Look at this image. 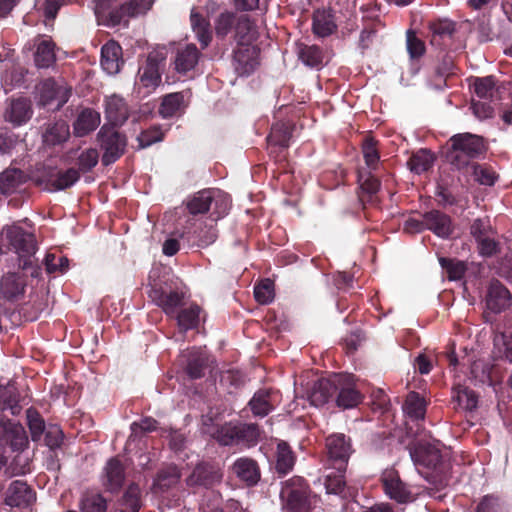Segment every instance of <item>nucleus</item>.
<instances>
[{
  "label": "nucleus",
  "instance_id": "nucleus-35",
  "mask_svg": "<svg viewBox=\"0 0 512 512\" xmlns=\"http://www.w3.org/2000/svg\"><path fill=\"white\" fill-rule=\"evenodd\" d=\"M20 401L21 396L14 382L0 384V410H9L13 416H17L22 410Z\"/></svg>",
  "mask_w": 512,
  "mask_h": 512
},
{
  "label": "nucleus",
  "instance_id": "nucleus-62",
  "mask_svg": "<svg viewBox=\"0 0 512 512\" xmlns=\"http://www.w3.org/2000/svg\"><path fill=\"white\" fill-rule=\"evenodd\" d=\"M45 445L51 450H56L61 447L64 440V433L57 425H49L45 430Z\"/></svg>",
  "mask_w": 512,
  "mask_h": 512
},
{
  "label": "nucleus",
  "instance_id": "nucleus-61",
  "mask_svg": "<svg viewBox=\"0 0 512 512\" xmlns=\"http://www.w3.org/2000/svg\"><path fill=\"white\" fill-rule=\"evenodd\" d=\"M164 133L159 126H153L147 130L142 131L138 137V143L140 148H147L154 143L162 141Z\"/></svg>",
  "mask_w": 512,
  "mask_h": 512
},
{
  "label": "nucleus",
  "instance_id": "nucleus-56",
  "mask_svg": "<svg viewBox=\"0 0 512 512\" xmlns=\"http://www.w3.org/2000/svg\"><path fill=\"white\" fill-rule=\"evenodd\" d=\"M235 14L230 11H224L215 19V33L217 38L224 39L235 25Z\"/></svg>",
  "mask_w": 512,
  "mask_h": 512
},
{
  "label": "nucleus",
  "instance_id": "nucleus-49",
  "mask_svg": "<svg viewBox=\"0 0 512 512\" xmlns=\"http://www.w3.org/2000/svg\"><path fill=\"white\" fill-rule=\"evenodd\" d=\"M470 88L477 97L484 100H489L493 97L496 88V77L488 75L485 77H473Z\"/></svg>",
  "mask_w": 512,
  "mask_h": 512
},
{
  "label": "nucleus",
  "instance_id": "nucleus-4",
  "mask_svg": "<svg viewBox=\"0 0 512 512\" xmlns=\"http://www.w3.org/2000/svg\"><path fill=\"white\" fill-rule=\"evenodd\" d=\"M312 491L301 476H293L282 482L280 499L285 512H310Z\"/></svg>",
  "mask_w": 512,
  "mask_h": 512
},
{
  "label": "nucleus",
  "instance_id": "nucleus-38",
  "mask_svg": "<svg viewBox=\"0 0 512 512\" xmlns=\"http://www.w3.org/2000/svg\"><path fill=\"white\" fill-rule=\"evenodd\" d=\"M296 462V456L289 444L285 441H279L275 452V471L279 476H284L291 472Z\"/></svg>",
  "mask_w": 512,
  "mask_h": 512
},
{
  "label": "nucleus",
  "instance_id": "nucleus-11",
  "mask_svg": "<svg viewBox=\"0 0 512 512\" xmlns=\"http://www.w3.org/2000/svg\"><path fill=\"white\" fill-rule=\"evenodd\" d=\"M97 139L103 150L101 160H118L125 153L127 146L126 136L115 130V127L104 124L97 133Z\"/></svg>",
  "mask_w": 512,
  "mask_h": 512
},
{
  "label": "nucleus",
  "instance_id": "nucleus-23",
  "mask_svg": "<svg viewBox=\"0 0 512 512\" xmlns=\"http://www.w3.org/2000/svg\"><path fill=\"white\" fill-rule=\"evenodd\" d=\"M32 115L33 108L30 99L19 97L10 100L4 112V120L13 127H21L32 118Z\"/></svg>",
  "mask_w": 512,
  "mask_h": 512
},
{
  "label": "nucleus",
  "instance_id": "nucleus-57",
  "mask_svg": "<svg viewBox=\"0 0 512 512\" xmlns=\"http://www.w3.org/2000/svg\"><path fill=\"white\" fill-rule=\"evenodd\" d=\"M44 265L48 274L56 272L64 273L68 270L69 260L65 256L47 253L44 259Z\"/></svg>",
  "mask_w": 512,
  "mask_h": 512
},
{
  "label": "nucleus",
  "instance_id": "nucleus-47",
  "mask_svg": "<svg viewBox=\"0 0 512 512\" xmlns=\"http://www.w3.org/2000/svg\"><path fill=\"white\" fill-rule=\"evenodd\" d=\"M55 44L50 40L41 41L34 53V63L39 69L49 68L56 61Z\"/></svg>",
  "mask_w": 512,
  "mask_h": 512
},
{
  "label": "nucleus",
  "instance_id": "nucleus-8",
  "mask_svg": "<svg viewBox=\"0 0 512 512\" xmlns=\"http://www.w3.org/2000/svg\"><path fill=\"white\" fill-rule=\"evenodd\" d=\"M242 24L236 26L237 45L233 49L232 66L235 73L240 77H248L254 73L260 64V49L256 45L243 43V36L238 39L239 30Z\"/></svg>",
  "mask_w": 512,
  "mask_h": 512
},
{
  "label": "nucleus",
  "instance_id": "nucleus-33",
  "mask_svg": "<svg viewBox=\"0 0 512 512\" xmlns=\"http://www.w3.org/2000/svg\"><path fill=\"white\" fill-rule=\"evenodd\" d=\"M336 376L330 379H319L314 383L309 392L310 403L316 407L323 406L328 403L335 395Z\"/></svg>",
  "mask_w": 512,
  "mask_h": 512
},
{
  "label": "nucleus",
  "instance_id": "nucleus-25",
  "mask_svg": "<svg viewBox=\"0 0 512 512\" xmlns=\"http://www.w3.org/2000/svg\"><path fill=\"white\" fill-rule=\"evenodd\" d=\"M211 363L212 360L205 351L193 349L186 355L184 373L190 380L201 379L206 375Z\"/></svg>",
  "mask_w": 512,
  "mask_h": 512
},
{
  "label": "nucleus",
  "instance_id": "nucleus-64",
  "mask_svg": "<svg viewBox=\"0 0 512 512\" xmlns=\"http://www.w3.org/2000/svg\"><path fill=\"white\" fill-rule=\"evenodd\" d=\"M491 231L492 227L487 218H477L470 225V234L475 241L488 236Z\"/></svg>",
  "mask_w": 512,
  "mask_h": 512
},
{
  "label": "nucleus",
  "instance_id": "nucleus-5",
  "mask_svg": "<svg viewBox=\"0 0 512 512\" xmlns=\"http://www.w3.org/2000/svg\"><path fill=\"white\" fill-rule=\"evenodd\" d=\"M450 146L442 150L443 160H462L484 157L487 150L484 138L472 133H459L450 139Z\"/></svg>",
  "mask_w": 512,
  "mask_h": 512
},
{
  "label": "nucleus",
  "instance_id": "nucleus-19",
  "mask_svg": "<svg viewBox=\"0 0 512 512\" xmlns=\"http://www.w3.org/2000/svg\"><path fill=\"white\" fill-rule=\"evenodd\" d=\"M223 473L221 468L210 462L197 464L192 473L187 477L186 483L190 487L212 488L222 481Z\"/></svg>",
  "mask_w": 512,
  "mask_h": 512
},
{
  "label": "nucleus",
  "instance_id": "nucleus-37",
  "mask_svg": "<svg viewBox=\"0 0 512 512\" xmlns=\"http://www.w3.org/2000/svg\"><path fill=\"white\" fill-rule=\"evenodd\" d=\"M200 52L195 44H187L176 53L174 65L175 70L180 74H186L193 70L199 61Z\"/></svg>",
  "mask_w": 512,
  "mask_h": 512
},
{
  "label": "nucleus",
  "instance_id": "nucleus-26",
  "mask_svg": "<svg viewBox=\"0 0 512 512\" xmlns=\"http://www.w3.org/2000/svg\"><path fill=\"white\" fill-rule=\"evenodd\" d=\"M105 118L110 127H120L129 118V108L124 98L112 95L105 99Z\"/></svg>",
  "mask_w": 512,
  "mask_h": 512
},
{
  "label": "nucleus",
  "instance_id": "nucleus-12",
  "mask_svg": "<svg viewBox=\"0 0 512 512\" xmlns=\"http://www.w3.org/2000/svg\"><path fill=\"white\" fill-rule=\"evenodd\" d=\"M149 297L166 315L174 317L184 303L185 294L178 287L155 284L149 291Z\"/></svg>",
  "mask_w": 512,
  "mask_h": 512
},
{
  "label": "nucleus",
  "instance_id": "nucleus-48",
  "mask_svg": "<svg viewBox=\"0 0 512 512\" xmlns=\"http://www.w3.org/2000/svg\"><path fill=\"white\" fill-rule=\"evenodd\" d=\"M201 308L197 304H191L189 307L176 312L178 326L181 331L196 329L199 325Z\"/></svg>",
  "mask_w": 512,
  "mask_h": 512
},
{
  "label": "nucleus",
  "instance_id": "nucleus-29",
  "mask_svg": "<svg viewBox=\"0 0 512 512\" xmlns=\"http://www.w3.org/2000/svg\"><path fill=\"white\" fill-rule=\"evenodd\" d=\"M70 137L69 124L58 119L48 122L44 125L42 132V142L45 147H55L65 143Z\"/></svg>",
  "mask_w": 512,
  "mask_h": 512
},
{
  "label": "nucleus",
  "instance_id": "nucleus-13",
  "mask_svg": "<svg viewBox=\"0 0 512 512\" xmlns=\"http://www.w3.org/2000/svg\"><path fill=\"white\" fill-rule=\"evenodd\" d=\"M28 277L19 271H9L0 277V302L17 303L24 299Z\"/></svg>",
  "mask_w": 512,
  "mask_h": 512
},
{
  "label": "nucleus",
  "instance_id": "nucleus-50",
  "mask_svg": "<svg viewBox=\"0 0 512 512\" xmlns=\"http://www.w3.org/2000/svg\"><path fill=\"white\" fill-rule=\"evenodd\" d=\"M453 400L457 405L466 411H472L477 407L478 396L469 387L458 385L453 389Z\"/></svg>",
  "mask_w": 512,
  "mask_h": 512
},
{
  "label": "nucleus",
  "instance_id": "nucleus-6",
  "mask_svg": "<svg viewBox=\"0 0 512 512\" xmlns=\"http://www.w3.org/2000/svg\"><path fill=\"white\" fill-rule=\"evenodd\" d=\"M5 235L9 246L18 255L19 269L28 271L32 266V256L37 249L34 234L25 231L22 227L14 225L6 229Z\"/></svg>",
  "mask_w": 512,
  "mask_h": 512
},
{
  "label": "nucleus",
  "instance_id": "nucleus-58",
  "mask_svg": "<svg viewBox=\"0 0 512 512\" xmlns=\"http://www.w3.org/2000/svg\"><path fill=\"white\" fill-rule=\"evenodd\" d=\"M475 242L479 255L484 258H491L500 252V243L489 235Z\"/></svg>",
  "mask_w": 512,
  "mask_h": 512
},
{
  "label": "nucleus",
  "instance_id": "nucleus-43",
  "mask_svg": "<svg viewBox=\"0 0 512 512\" xmlns=\"http://www.w3.org/2000/svg\"><path fill=\"white\" fill-rule=\"evenodd\" d=\"M299 60L311 69L319 70L323 65L322 50L317 45H306L303 43L297 46Z\"/></svg>",
  "mask_w": 512,
  "mask_h": 512
},
{
  "label": "nucleus",
  "instance_id": "nucleus-20",
  "mask_svg": "<svg viewBox=\"0 0 512 512\" xmlns=\"http://www.w3.org/2000/svg\"><path fill=\"white\" fill-rule=\"evenodd\" d=\"M36 501V492L25 481H12L5 491L4 503L10 507L26 509Z\"/></svg>",
  "mask_w": 512,
  "mask_h": 512
},
{
  "label": "nucleus",
  "instance_id": "nucleus-53",
  "mask_svg": "<svg viewBox=\"0 0 512 512\" xmlns=\"http://www.w3.org/2000/svg\"><path fill=\"white\" fill-rule=\"evenodd\" d=\"M81 512H107V501L99 493H86L80 503Z\"/></svg>",
  "mask_w": 512,
  "mask_h": 512
},
{
  "label": "nucleus",
  "instance_id": "nucleus-30",
  "mask_svg": "<svg viewBox=\"0 0 512 512\" xmlns=\"http://www.w3.org/2000/svg\"><path fill=\"white\" fill-rule=\"evenodd\" d=\"M426 230L432 231L440 238H449L453 233L452 219L449 215L439 210H431L424 213Z\"/></svg>",
  "mask_w": 512,
  "mask_h": 512
},
{
  "label": "nucleus",
  "instance_id": "nucleus-9",
  "mask_svg": "<svg viewBox=\"0 0 512 512\" xmlns=\"http://www.w3.org/2000/svg\"><path fill=\"white\" fill-rule=\"evenodd\" d=\"M358 197L362 204L374 203L380 190L379 162H363L357 167Z\"/></svg>",
  "mask_w": 512,
  "mask_h": 512
},
{
  "label": "nucleus",
  "instance_id": "nucleus-16",
  "mask_svg": "<svg viewBox=\"0 0 512 512\" xmlns=\"http://www.w3.org/2000/svg\"><path fill=\"white\" fill-rule=\"evenodd\" d=\"M71 89L59 85L54 79L48 78L42 81L38 88V105L49 108L54 103L53 110H60L69 100Z\"/></svg>",
  "mask_w": 512,
  "mask_h": 512
},
{
  "label": "nucleus",
  "instance_id": "nucleus-40",
  "mask_svg": "<svg viewBox=\"0 0 512 512\" xmlns=\"http://www.w3.org/2000/svg\"><path fill=\"white\" fill-rule=\"evenodd\" d=\"M431 33L430 43L433 46H441L442 42L450 41L456 32L455 22L448 19H439L429 24Z\"/></svg>",
  "mask_w": 512,
  "mask_h": 512
},
{
  "label": "nucleus",
  "instance_id": "nucleus-60",
  "mask_svg": "<svg viewBox=\"0 0 512 512\" xmlns=\"http://www.w3.org/2000/svg\"><path fill=\"white\" fill-rule=\"evenodd\" d=\"M335 29L336 25L324 15L313 17L312 31L315 35L325 38L330 36Z\"/></svg>",
  "mask_w": 512,
  "mask_h": 512
},
{
  "label": "nucleus",
  "instance_id": "nucleus-32",
  "mask_svg": "<svg viewBox=\"0 0 512 512\" xmlns=\"http://www.w3.org/2000/svg\"><path fill=\"white\" fill-rule=\"evenodd\" d=\"M346 471H340L331 466L324 475V486L327 494L338 495L342 498L352 496L345 479Z\"/></svg>",
  "mask_w": 512,
  "mask_h": 512
},
{
  "label": "nucleus",
  "instance_id": "nucleus-10",
  "mask_svg": "<svg viewBox=\"0 0 512 512\" xmlns=\"http://www.w3.org/2000/svg\"><path fill=\"white\" fill-rule=\"evenodd\" d=\"M325 447L330 466L346 471L350 456L354 452L351 438L343 433H334L326 438Z\"/></svg>",
  "mask_w": 512,
  "mask_h": 512
},
{
  "label": "nucleus",
  "instance_id": "nucleus-52",
  "mask_svg": "<svg viewBox=\"0 0 512 512\" xmlns=\"http://www.w3.org/2000/svg\"><path fill=\"white\" fill-rule=\"evenodd\" d=\"M27 425L33 442H39L45 432L46 424L41 414L33 407L26 410Z\"/></svg>",
  "mask_w": 512,
  "mask_h": 512
},
{
  "label": "nucleus",
  "instance_id": "nucleus-7",
  "mask_svg": "<svg viewBox=\"0 0 512 512\" xmlns=\"http://www.w3.org/2000/svg\"><path fill=\"white\" fill-rule=\"evenodd\" d=\"M410 457L419 473L435 471L442 464L439 441L417 440L409 445Z\"/></svg>",
  "mask_w": 512,
  "mask_h": 512
},
{
  "label": "nucleus",
  "instance_id": "nucleus-54",
  "mask_svg": "<svg viewBox=\"0 0 512 512\" xmlns=\"http://www.w3.org/2000/svg\"><path fill=\"white\" fill-rule=\"evenodd\" d=\"M291 135V131L287 126L277 123L272 126L271 132L267 137V142L269 146L286 148L288 147Z\"/></svg>",
  "mask_w": 512,
  "mask_h": 512
},
{
  "label": "nucleus",
  "instance_id": "nucleus-45",
  "mask_svg": "<svg viewBox=\"0 0 512 512\" xmlns=\"http://www.w3.org/2000/svg\"><path fill=\"white\" fill-rule=\"evenodd\" d=\"M403 410L412 420H423L426 414L425 399L415 391L407 394L403 404Z\"/></svg>",
  "mask_w": 512,
  "mask_h": 512
},
{
  "label": "nucleus",
  "instance_id": "nucleus-41",
  "mask_svg": "<svg viewBox=\"0 0 512 512\" xmlns=\"http://www.w3.org/2000/svg\"><path fill=\"white\" fill-rule=\"evenodd\" d=\"M105 476L104 484L109 491H116L122 487L125 480V468L118 458H111L107 462Z\"/></svg>",
  "mask_w": 512,
  "mask_h": 512
},
{
  "label": "nucleus",
  "instance_id": "nucleus-22",
  "mask_svg": "<svg viewBox=\"0 0 512 512\" xmlns=\"http://www.w3.org/2000/svg\"><path fill=\"white\" fill-rule=\"evenodd\" d=\"M279 392L273 388H261L257 390L248 402V407L254 417L264 418L277 406Z\"/></svg>",
  "mask_w": 512,
  "mask_h": 512
},
{
  "label": "nucleus",
  "instance_id": "nucleus-15",
  "mask_svg": "<svg viewBox=\"0 0 512 512\" xmlns=\"http://www.w3.org/2000/svg\"><path fill=\"white\" fill-rule=\"evenodd\" d=\"M181 238L191 246L207 247L215 242L217 230L215 225H208L201 219H188Z\"/></svg>",
  "mask_w": 512,
  "mask_h": 512
},
{
  "label": "nucleus",
  "instance_id": "nucleus-2",
  "mask_svg": "<svg viewBox=\"0 0 512 512\" xmlns=\"http://www.w3.org/2000/svg\"><path fill=\"white\" fill-rule=\"evenodd\" d=\"M183 204L189 215L210 213L211 220L216 222L229 213L231 198L220 189L204 188L188 196Z\"/></svg>",
  "mask_w": 512,
  "mask_h": 512
},
{
  "label": "nucleus",
  "instance_id": "nucleus-24",
  "mask_svg": "<svg viewBox=\"0 0 512 512\" xmlns=\"http://www.w3.org/2000/svg\"><path fill=\"white\" fill-rule=\"evenodd\" d=\"M512 295L499 280L493 279L488 287L486 306L493 313H501L511 306Z\"/></svg>",
  "mask_w": 512,
  "mask_h": 512
},
{
  "label": "nucleus",
  "instance_id": "nucleus-42",
  "mask_svg": "<svg viewBox=\"0 0 512 512\" xmlns=\"http://www.w3.org/2000/svg\"><path fill=\"white\" fill-rule=\"evenodd\" d=\"M181 473L175 465L161 469L153 482V492L163 493L178 484Z\"/></svg>",
  "mask_w": 512,
  "mask_h": 512
},
{
  "label": "nucleus",
  "instance_id": "nucleus-59",
  "mask_svg": "<svg viewBox=\"0 0 512 512\" xmlns=\"http://www.w3.org/2000/svg\"><path fill=\"white\" fill-rule=\"evenodd\" d=\"M254 297L259 304H268L274 298L273 283L269 279H265L255 285Z\"/></svg>",
  "mask_w": 512,
  "mask_h": 512
},
{
  "label": "nucleus",
  "instance_id": "nucleus-3",
  "mask_svg": "<svg viewBox=\"0 0 512 512\" xmlns=\"http://www.w3.org/2000/svg\"><path fill=\"white\" fill-rule=\"evenodd\" d=\"M211 435L220 445L250 448L259 442L261 430L256 423L226 422L216 427Z\"/></svg>",
  "mask_w": 512,
  "mask_h": 512
},
{
  "label": "nucleus",
  "instance_id": "nucleus-55",
  "mask_svg": "<svg viewBox=\"0 0 512 512\" xmlns=\"http://www.w3.org/2000/svg\"><path fill=\"white\" fill-rule=\"evenodd\" d=\"M456 64L452 53H440L438 64L435 67V75L438 78H448L455 74Z\"/></svg>",
  "mask_w": 512,
  "mask_h": 512
},
{
  "label": "nucleus",
  "instance_id": "nucleus-44",
  "mask_svg": "<svg viewBox=\"0 0 512 512\" xmlns=\"http://www.w3.org/2000/svg\"><path fill=\"white\" fill-rule=\"evenodd\" d=\"M435 197L438 205L446 208L448 206H457L462 210L468 207V198L464 195L453 193L448 187L438 185L435 191Z\"/></svg>",
  "mask_w": 512,
  "mask_h": 512
},
{
  "label": "nucleus",
  "instance_id": "nucleus-39",
  "mask_svg": "<svg viewBox=\"0 0 512 512\" xmlns=\"http://www.w3.org/2000/svg\"><path fill=\"white\" fill-rule=\"evenodd\" d=\"M141 506V489L138 484L132 483L114 505L113 512H139Z\"/></svg>",
  "mask_w": 512,
  "mask_h": 512
},
{
  "label": "nucleus",
  "instance_id": "nucleus-27",
  "mask_svg": "<svg viewBox=\"0 0 512 512\" xmlns=\"http://www.w3.org/2000/svg\"><path fill=\"white\" fill-rule=\"evenodd\" d=\"M231 470L248 487L255 486L261 477L257 461L249 457L236 459L231 466Z\"/></svg>",
  "mask_w": 512,
  "mask_h": 512
},
{
  "label": "nucleus",
  "instance_id": "nucleus-21",
  "mask_svg": "<svg viewBox=\"0 0 512 512\" xmlns=\"http://www.w3.org/2000/svg\"><path fill=\"white\" fill-rule=\"evenodd\" d=\"M335 402L341 409H352L363 401V394L356 385L343 376L336 375Z\"/></svg>",
  "mask_w": 512,
  "mask_h": 512
},
{
  "label": "nucleus",
  "instance_id": "nucleus-14",
  "mask_svg": "<svg viewBox=\"0 0 512 512\" xmlns=\"http://www.w3.org/2000/svg\"><path fill=\"white\" fill-rule=\"evenodd\" d=\"M28 444L26 430L20 423L10 419L0 421V451L5 453L9 448L12 452H22Z\"/></svg>",
  "mask_w": 512,
  "mask_h": 512
},
{
  "label": "nucleus",
  "instance_id": "nucleus-36",
  "mask_svg": "<svg viewBox=\"0 0 512 512\" xmlns=\"http://www.w3.org/2000/svg\"><path fill=\"white\" fill-rule=\"evenodd\" d=\"M100 124V113L91 109H83L73 122L74 134L84 137L94 131Z\"/></svg>",
  "mask_w": 512,
  "mask_h": 512
},
{
  "label": "nucleus",
  "instance_id": "nucleus-51",
  "mask_svg": "<svg viewBox=\"0 0 512 512\" xmlns=\"http://www.w3.org/2000/svg\"><path fill=\"white\" fill-rule=\"evenodd\" d=\"M438 260L442 269L445 270L448 280L458 281L464 277L467 271V264L464 261L448 257H439Z\"/></svg>",
  "mask_w": 512,
  "mask_h": 512
},
{
  "label": "nucleus",
  "instance_id": "nucleus-31",
  "mask_svg": "<svg viewBox=\"0 0 512 512\" xmlns=\"http://www.w3.org/2000/svg\"><path fill=\"white\" fill-rule=\"evenodd\" d=\"M28 181H30V167L27 173L20 169H7L0 174V192L4 195L19 192Z\"/></svg>",
  "mask_w": 512,
  "mask_h": 512
},
{
  "label": "nucleus",
  "instance_id": "nucleus-1",
  "mask_svg": "<svg viewBox=\"0 0 512 512\" xmlns=\"http://www.w3.org/2000/svg\"><path fill=\"white\" fill-rule=\"evenodd\" d=\"M79 180L75 167L63 168L53 162H35L30 166V182L46 192H58L72 187Z\"/></svg>",
  "mask_w": 512,
  "mask_h": 512
},
{
  "label": "nucleus",
  "instance_id": "nucleus-63",
  "mask_svg": "<svg viewBox=\"0 0 512 512\" xmlns=\"http://www.w3.org/2000/svg\"><path fill=\"white\" fill-rule=\"evenodd\" d=\"M406 38L407 52L410 58H420L425 52L424 43L410 30L407 31Z\"/></svg>",
  "mask_w": 512,
  "mask_h": 512
},
{
  "label": "nucleus",
  "instance_id": "nucleus-17",
  "mask_svg": "<svg viewBox=\"0 0 512 512\" xmlns=\"http://www.w3.org/2000/svg\"><path fill=\"white\" fill-rule=\"evenodd\" d=\"M165 58L163 52H150L147 55L145 64L138 69L136 84L146 88L148 93L155 90L161 83L160 66Z\"/></svg>",
  "mask_w": 512,
  "mask_h": 512
},
{
  "label": "nucleus",
  "instance_id": "nucleus-28",
  "mask_svg": "<svg viewBox=\"0 0 512 512\" xmlns=\"http://www.w3.org/2000/svg\"><path fill=\"white\" fill-rule=\"evenodd\" d=\"M100 64L108 75H116L120 72L124 60L122 59V48L116 41L110 40L101 47Z\"/></svg>",
  "mask_w": 512,
  "mask_h": 512
},
{
  "label": "nucleus",
  "instance_id": "nucleus-34",
  "mask_svg": "<svg viewBox=\"0 0 512 512\" xmlns=\"http://www.w3.org/2000/svg\"><path fill=\"white\" fill-rule=\"evenodd\" d=\"M457 164V169L471 172L474 180L481 185L492 186L498 178L496 172L486 165H480L478 162H451Z\"/></svg>",
  "mask_w": 512,
  "mask_h": 512
},
{
  "label": "nucleus",
  "instance_id": "nucleus-18",
  "mask_svg": "<svg viewBox=\"0 0 512 512\" xmlns=\"http://www.w3.org/2000/svg\"><path fill=\"white\" fill-rule=\"evenodd\" d=\"M385 494L397 503H407L413 500L412 492L395 468L385 469L380 477Z\"/></svg>",
  "mask_w": 512,
  "mask_h": 512
},
{
  "label": "nucleus",
  "instance_id": "nucleus-46",
  "mask_svg": "<svg viewBox=\"0 0 512 512\" xmlns=\"http://www.w3.org/2000/svg\"><path fill=\"white\" fill-rule=\"evenodd\" d=\"M183 106L184 92L169 93L163 96L158 112L163 119H170L174 117Z\"/></svg>",
  "mask_w": 512,
  "mask_h": 512
}]
</instances>
